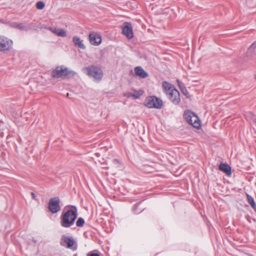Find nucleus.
<instances>
[{
  "label": "nucleus",
  "mask_w": 256,
  "mask_h": 256,
  "mask_svg": "<svg viewBox=\"0 0 256 256\" xmlns=\"http://www.w3.org/2000/svg\"><path fill=\"white\" fill-rule=\"evenodd\" d=\"M82 71L96 82L100 81L103 76L102 70L94 66L86 67L82 69Z\"/></svg>",
  "instance_id": "obj_4"
},
{
  "label": "nucleus",
  "mask_w": 256,
  "mask_h": 256,
  "mask_svg": "<svg viewBox=\"0 0 256 256\" xmlns=\"http://www.w3.org/2000/svg\"><path fill=\"white\" fill-rule=\"evenodd\" d=\"M252 46H254V47H256V42H254L252 44Z\"/></svg>",
  "instance_id": "obj_28"
},
{
  "label": "nucleus",
  "mask_w": 256,
  "mask_h": 256,
  "mask_svg": "<svg viewBox=\"0 0 256 256\" xmlns=\"http://www.w3.org/2000/svg\"><path fill=\"white\" fill-rule=\"evenodd\" d=\"M44 3L41 1L38 2L36 4V8L38 10H42L44 8Z\"/></svg>",
  "instance_id": "obj_21"
},
{
  "label": "nucleus",
  "mask_w": 256,
  "mask_h": 256,
  "mask_svg": "<svg viewBox=\"0 0 256 256\" xmlns=\"http://www.w3.org/2000/svg\"><path fill=\"white\" fill-rule=\"evenodd\" d=\"M88 39L90 43L94 46H98L102 42V37L100 35L98 34H90L88 36Z\"/></svg>",
  "instance_id": "obj_10"
},
{
  "label": "nucleus",
  "mask_w": 256,
  "mask_h": 256,
  "mask_svg": "<svg viewBox=\"0 0 256 256\" xmlns=\"http://www.w3.org/2000/svg\"><path fill=\"white\" fill-rule=\"evenodd\" d=\"M112 162H113V163L115 164H117L119 162L116 159L114 160Z\"/></svg>",
  "instance_id": "obj_27"
},
{
  "label": "nucleus",
  "mask_w": 256,
  "mask_h": 256,
  "mask_svg": "<svg viewBox=\"0 0 256 256\" xmlns=\"http://www.w3.org/2000/svg\"><path fill=\"white\" fill-rule=\"evenodd\" d=\"M128 98L132 97L133 98V92H128L125 94Z\"/></svg>",
  "instance_id": "obj_23"
},
{
  "label": "nucleus",
  "mask_w": 256,
  "mask_h": 256,
  "mask_svg": "<svg viewBox=\"0 0 256 256\" xmlns=\"http://www.w3.org/2000/svg\"><path fill=\"white\" fill-rule=\"evenodd\" d=\"M76 74V72L67 68L58 66L52 71L51 76L53 78L64 79L73 77Z\"/></svg>",
  "instance_id": "obj_3"
},
{
  "label": "nucleus",
  "mask_w": 256,
  "mask_h": 256,
  "mask_svg": "<svg viewBox=\"0 0 256 256\" xmlns=\"http://www.w3.org/2000/svg\"><path fill=\"white\" fill-rule=\"evenodd\" d=\"M31 194H32V198L34 199L35 200H37V199H36V197H37L36 195L34 193L32 192Z\"/></svg>",
  "instance_id": "obj_26"
},
{
  "label": "nucleus",
  "mask_w": 256,
  "mask_h": 256,
  "mask_svg": "<svg viewBox=\"0 0 256 256\" xmlns=\"http://www.w3.org/2000/svg\"><path fill=\"white\" fill-rule=\"evenodd\" d=\"M180 90H182V92L184 95H185L186 96H188V90L184 86H182V88H181Z\"/></svg>",
  "instance_id": "obj_22"
},
{
  "label": "nucleus",
  "mask_w": 256,
  "mask_h": 256,
  "mask_svg": "<svg viewBox=\"0 0 256 256\" xmlns=\"http://www.w3.org/2000/svg\"><path fill=\"white\" fill-rule=\"evenodd\" d=\"M66 96H67L68 97V96H69V94H68V93H67V94H66Z\"/></svg>",
  "instance_id": "obj_30"
},
{
  "label": "nucleus",
  "mask_w": 256,
  "mask_h": 256,
  "mask_svg": "<svg viewBox=\"0 0 256 256\" xmlns=\"http://www.w3.org/2000/svg\"><path fill=\"white\" fill-rule=\"evenodd\" d=\"M219 169L220 170L224 172L228 176H230L232 174L230 166L226 164H220L219 166Z\"/></svg>",
  "instance_id": "obj_15"
},
{
  "label": "nucleus",
  "mask_w": 256,
  "mask_h": 256,
  "mask_svg": "<svg viewBox=\"0 0 256 256\" xmlns=\"http://www.w3.org/2000/svg\"><path fill=\"white\" fill-rule=\"evenodd\" d=\"M189 124L192 126L194 128H199L200 126V122L198 118L194 114L192 118V122H188Z\"/></svg>",
  "instance_id": "obj_13"
},
{
  "label": "nucleus",
  "mask_w": 256,
  "mask_h": 256,
  "mask_svg": "<svg viewBox=\"0 0 256 256\" xmlns=\"http://www.w3.org/2000/svg\"><path fill=\"white\" fill-rule=\"evenodd\" d=\"M254 78L255 80H256V74L254 75Z\"/></svg>",
  "instance_id": "obj_29"
},
{
  "label": "nucleus",
  "mask_w": 256,
  "mask_h": 256,
  "mask_svg": "<svg viewBox=\"0 0 256 256\" xmlns=\"http://www.w3.org/2000/svg\"><path fill=\"white\" fill-rule=\"evenodd\" d=\"M246 196H247L248 201L249 204L251 206L252 208H256L255 202H254V200L252 198V197L248 194H246Z\"/></svg>",
  "instance_id": "obj_19"
},
{
  "label": "nucleus",
  "mask_w": 256,
  "mask_h": 256,
  "mask_svg": "<svg viewBox=\"0 0 256 256\" xmlns=\"http://www.w3.org/2000/svg\"><path fill=\"white\" fill-rule=\"evenodd\" d=\"M122 33L128 39L133 37L132 28L131 24L129 22L124 23Z\"/></svg>",
  "instance_id": "obj_9"
},
{
  "label": "nucleus",
  "mask_w": 256,
  "mask_h": 256,
  "mask_svg": "<svg viewBox=\"0 0 256 256\" xmlns=\"http://www.w3.org/2000/svg\"><path fill=\"white\" fill-rule=\"evenodd\" d=\"M78 216L77 209L72 206V208L66 212L61 216V226L64 228H69L74 224Z\"/></svg>",
  "instance_id": "obj_2"
},
{
  "label": "nucleus",
  "mask_w": 256,
  "mask_h": 256,
  "mask_svg": "<svg viewBox=\"0 0 256 256\" xmlns=\"http://www.w3.org/2000/svg\"><path fill=\"white\" fill-rule=\"evenodd\" d=\"M12 28L18 29L21 30L28 31L30 29V28L26 26L25 24H18L16 22H14L12 24H11Z\"/></svg>",
  "instance_id": "obj_14"
},
{
  "label": "nucleus",
  "mask_w": 256,
  "mask_h": 256,
  "mask_svg": "<svg viewBox=\"0 0 256 256\" xmlns=\"http://www.w3.org/2000/svg\"><path fill=\"white\" fill-rule=\"evenodd\" d=\"M12 41L4 36H0V52L9 50L12 47Z\"/></svg>",
  "instance_id": "obj_7"
},
{
  "label": "nucleus",
  "mask_w": 256,
  "mask_h": 256,
  "mask_svg": "<svg viewBox=\"0 0 256 256\" xmlns=\"http://www.w3.org/2000/svg\"><path fill=\"white\" fill-rule=\"evenodd\" d=\"M177 82H178V86L180 88V89H181V88H182V86H184L178 80H177Z\"/></svg>",
  "instance_id": "obj_25"
},
{
  "label": "nucleus",
  "mask_w": 256,
  "mask_h": 256,
  "mask_svg": "<svg viewBox=\"0 0 256 256\" xmlns=\"http://www.w3.org/2000/svg\"><path fill=\"white\" fill-rule=\"evenodd\" d=\"M60 244L63 246L73 250L76 248V244L74 240L72 238L66 236H62Z\"/></svg>",
  "instance_id": "obj_6"
},
{
  "label": "nucleus",
  "mask_w": 256,
  "mask_h": 256,
  "mask_svg": "<svg viewBox=\"0 0 256 256\" xmlns=\"http://www.w3.org/2000/svg\"><path fill=\"white\" fill-rule=\"evenodd\" d=\"M84 223V220L82 218H78V220L76 222V225L77 226L80 227V226H83Z\"/></svg>",
  "instance_id": "obj_20"
},
{
  "label": "nucleus",
  "mask_w": 256,
  "mask_h": 256,
  "mask_svg": "<svg viewBox=\"0 0 256 256\" xmlns=\"http://www.w3.org/2000/svg\"><path fill=\"white\" fill-rule=\"evenodd\" d=\"M60 199L58 197H55L50 199L48 202V209L50 211L55 214L59 212L60 210Z\"/></svg>",
  "instance_id": "obj_8"
},
{
  "label": "nucleus",
  "mask_w": 256,
  "mask_h": 256,
  "mask_svg": "<svg viewBox=\"0 0 256 256\" xmlns=\"http://www.w3.org/2000/svg\"><path fill=\"white\" fill-rule=\"evenodd\" d=\"M134 72L136 76L140 78H146L148 76V73L140 66H137L134 68Z\"/></svg>",
  "instance_id": "obj_12"
},
{
  "label": "nucleus",
  "mask_w": 256,
  "mask_h": 256,
  "mask_svg": "<svg viewBox=\"0 0 256 256\" xmlns=\"http://www.w3.org/2000/svg\"><path fill=\"white\" fill-rule=\"evenodd\" d=\"M162 104V101L155 96L147 97L144 102V105L148 108L160 109Z\"/></svg>",
  "instance_id": "obj_5"
},
{
  "label": "nucleus",
  "mask_w": 256,
  "mask_h": 256,
  "mask_svg": "<svg viewBox=\"0 0 256 256\" xmlns=\"http://www.w3.org/2000/svg\"><path fill=\"white\" fill-rule=\"evenodd\" d=\"M72 42L76 46L82 49H85L86 47L82 42V40L78 37L74 36L72 39Z\"/></svg>",
  "instance_id": "obj_16"
},
{
  "label": "nucleus",
  "mask_w": 256,
  "mask_h": 256,
  "mask_svg": "<svg viewBox=\"0 0 256 256\" xmlns=\"http://www.w3.org/2000/svg\"><path fill=\"white\" fill-rule=\"evenodd\" d=\"M194 113L190 110L186 111L184 112V116L188 122H192V118Z\"/></svg>",
  "instance_id": "obj_17"
},
{
  "label": "nucleus",
  "mask_w": 256,
  "mask_h": 256,
  "mask_svg": "<svg viewBox=\"0 0 256 256\" xmlns=\"http://www.w3.org/2000/svg\"><path fill=\"white\" fill-rule=\"evenodd\" d=\"M88 256H100L98 254L96 253H90L88 254Z\"/></svg>",
  "instance_id": "obj_24"
},
{
  "label": "nucleus",
  "mask_w": 256,
  "mask_h": 256,
  "mask_svg": "<svg viewBox=\"0 0 256 256\" xmlns=\"http://www.w3.org/2000/svg\"><path fill=\"white\" fill-rule=\"evenodd\" d=\"M48 29L56 35L61 36L65 37L66 36V34L65 30L61 28H56L49 27Z\"/></svg>",
  "instance_id": "obj_11"
},
{
  "label": "nucleus",
  "mask_w": 256,
  "mask_h": 256,
  "mask_svg": "<svg viewBox=\"0 0 256 256\" xmlns=\"http://www.w3.org/2000/svg\"><path fill=\"white\" fill-rule=\"evenodd\" d=\"M144 91L142 90H134L133 92V98L134 99L138 98L141 96L143 94Z\"/></svg>",
  "instance_id": "obj_18"
},
{
  "label": "nucleus",
  "mask_w": 256,
  "mask_h": 256,
  "mask_svg": "<svg viewBox=\"0 0 256 256\" xmlns=\"http://www.w3.org/2000/svg\"><path fill=\"white\" fill-rule=\"evenodd\" d=\"M162 88L168 98L174 104H178L180 102V95L178 91L171 84L164 82Z\"/></svg>",
  "instance_id": "obj_1"
}]
</instances>
